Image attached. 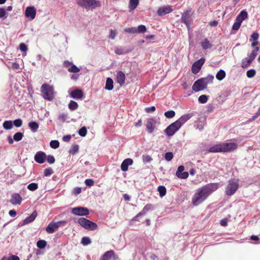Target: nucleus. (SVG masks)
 <instances>
[{
    "label": "nucleus",
    "mask_w": 260,
    "mask_h": 260,
    "mask_svg": "<svg viewBox=\"0 0 260 260\" xmlns=\"http://www.w3.org/2000/svg\"><path fill=\"white\" fill-rule=\"evenodd\" d=\"M205 61V59L203 57L195 61L192 65L191 72L194 74H198L201 69Z\"/></svg>",
    "instance_id": "obj_13"
},
{
    "label": "nucleus",
    "mask_w": 260,
    "mask_h": 260,
    "mask_svg": "<svg viewBox=\"0 0 260 260\" xmlns=\"http://www.w3.org/2000/svg\"><path fill=\"white\" fill-rule=\"evenodd\" d=\"M77 4L86 9H93L100 6V3L95 0H78Z\"/></svg>",
    "instance_id": "obj_8"
},
{
    "label": "nucleus",
    "mask_w": 260,
    "mask_h": 260,
    "mask_svg": "<svg viewBox=\"0 0 260 260\" xmlns=\"http://www.w3.org/2000/svg\"><path fill=\"white\" fill-rule=\"evenodd\" d=\"M22 120L20 119H17L13 121V125H14L16 127H19L22 125Z\"/></svg>",
    "instance_id": "obj_47"
},
{
    "label": "nucleus",
    "mask_w": 260,
    "mask_h": 260,
    "mask_svg": "<svg viewBox=\"0 0 260 260\" xmlns=\"http://www.w3.org/2000/svg\"><path fill=\"white\" fill-rule=\"evenodd\" d=\"M50 146L53 149H56L59 146V142L57 140H52L50 142Z\"/></svg>",
    "instance_id": "obj_44"
},
{
    "label": "nucleus",
    "mask_w": 260,
    "mask_h": 260,
    "mask_svg": "<svg viewBox=\"0 0 260 260\" xmlns=\"http://www.w3.org/2000/svg\"><path fill=\"white\" fill-rule=\"evenodd\" d=\"M147 31L146 27L143 24L139 25L137 27H132L125 28L124 31L129 34H144Z\"/></svg>",
    "instance_id": "obj_10"
},
{
    "label": "nucleus",
    "mask_w": 260,
    "mask_h": 260,
    "mask_svg": "<svg viewBox=\"0 0 260 260\" xmlns=\"http://www.w3.org/2000/svg\"><path fill=\"white\" fill-rule=\"evenodd\" d=\"M184 170V167L183 166H180L178 167L177 171L176 172V176L181 179H186L188 177V173L187 172L183 171Z\"/></svg>",
    "instance_id": "obj_20"
},
{
    "label": "nucleus",
    "mask_w": 260,
    "mask_h": 260,
    "mask_svg": "<svg viewBox=\"0 0 260 260\" xmlns=\"http://www.w3.org/2000/svg\"><path fill=\"white\" fill-rule=\"evenodd\" d=\"M66 222V221H59L56 222L52 221L47 226L46 232L49 234H52L57 231L61 224Z\"/></svg>",
    "instance_id": "obj_12"
},
{
    "label": "nucleus",
    "mask_w": 260,
    "mask_h": 260,
    "mask_svg": "<svg viewBox=\"0 0 260 260\" xmlns=\"http://www.w3.org/2000/svg\"><path fill=\"white\" fill-rule=\"evenodd\" d=\"M81 192V189L80 187H76L74 189L73 193L74 194L77 195L80 193Z\"/></svg>",
    "instance_id": "obj_62"
},
{
    "label": "nucleus",
    "mask_w": 260,
    "mask_h": 260,
    "mask_svg": "<svg viewBox=\"0 0 260 260\" xmlns=\"http://www.w3.org/2000/svg\"><path fill=\"white\" fill-rule=\"evenodd\" d=\"M85 183L88 186H91L94 184V181L91 179H87L85 180Z\"/></svg>",
    "instance_id": "obj_56"
},
{
    "label": "nucleus",
    "mask_w": 260,
    "mask_h": 260,
    "mask_svg": "<svg viewBox=\"0 0 260 260\" xmlns=\"http://www.w3.org/2000/svg\"><path fill=\"white\" fill-rule=\"evenodd\" d=\"M238 181L236 179L229 180L228 184L225 188V193L228 196L233 195L239 188Z\"/></svg>",
    "instance_id": "obj_6"
},
{
    "label": "nucleus",
    "mask_w": 260,
    "mask_h": 260,
    "mask_svg": "<svg viewBox=\"0 0 260 260\" xmlns=\"http://www.w3.org/2000/svg\"><path fill=\"white\" fill-rule=\"evenodd\" d=\"M153 208V205L151 204H148L144 206L143 210L141 212H140L139 213H138L135 217H134L132 219V220L133 221H137L138 220V218L139 217L145 215L146 214V213L149 211L151 210Z\"/></svg>",
    "instance_id": "obj_16"
},
{
    "label": "nucleus",
    "mask_w": 260,
    "mask_h": 260,
    "mask_svg": "<svg viewBox=\"0 0 260 260\" xmlns=\"http://www.w3.org/2000/svg\"><path fill=\"white\" fill-rule=\"evenodd\" d=\"M68 107L70 110L74 111L77 109L78 105L76 102L71 100L68 104Z\"/></svg>",
    "instance_id": "obj_33"
},
{
    "label": "nucleus",
    "mask_w": 260,
    "mask_h": 260,
    "mask_svg": "<svg viewBox=\"0 0 260 260\" xmlns=\"http://www.w3.org/2000/svg\"><path fill=\"white\" fill-rule=\"evenodd\" d=\"M91 243V240L87 237H84L81 240V243L83 245H87Z\"/></svg>",
    "instance_id": "obj_48"
},
{
    "label": "nucleus",
    "mask_w": 260,
    "mask_h": 260,
    "mask_svg": "<svg viewBox=\"0 0 260 260\" xmlns=\"http://www.w3.org/2000/svg\"><path fill=\"white\" fill-rule=\"evenodd\" d=\"M4 128L7 130L10 129L13 127V121L11 120L5 121L3 124Z\"/></svg>",
    "instance_id": "obj_35"
},
{
    "label": "nucleus",
    "mask_w": 260,
    "mask_h": 260,
    "mask_svg": "<svg viewBox=\"0 0 260 260\" xmlns=\"http://www.w3.org/2000/svg\"><path fill=\"white\" fill-rule=\"evenodd\" d=\"M27 189L30 191H35L38 188V185L36 183H31L27 185Z\"/></svg>",
    "instance_id": "obj_41"
},
{
    "label": "nucleus",
    "mask_w": 260,
    "mask_h": 260,
    "mask_svg": "<svg viewBox=\"0 0 260 260\" xmlns=\"http://www.w3.org/2000/svg\"><path fill=\"white\" fill-rule=\"evenodd\" d=\"M196 113V112H192L183 115L177 120L169 125L165 130H179L181 126L195 115Z\"/></svg>",
    "instance_id": "obj_4"
},
{
    "label": "nucleus",
    "mask_w": 260,
    "mask_h": 260,
    "mask_svg": "<svg viewBox=\"0 0 260 260\" xmlns=\"http://www.w3.org/2000/svg\"><path fill=\"white\" fill-rule=\"evenodd\" d=\"M19 49L22 52H26L28 50L27 46L23 43H21L19 45Z\"/></svg>",
    "instance_id": "obj_52"
},
{
    "label": "nucleus",
    "mask_w": 260,
    "mask_h": 260,
    "mask_svg": "<svg viewBox=\"0 0 260 260\" xmlns=\"http://www.w3.org/2000/svg\"><path fill=\"white\" fill-rule=\"evenodd\" d=\"M70 96L74 99H81L83 96V92L81 89L76 88L71 91Z\"/></svg>",
    "instance_id": "obj_18"
},
{
    "label": "nucleus",
    "mask_w": 260,
    "mask_h": 260,
    "mask_svg": "<svg viewBox=\"0 0 260 260\" xmlns=\"http://www.w3.org/2000/svg\"><path fill=\"white\" fill-rule=\"evenodd\" d=\"M105 89L108 90H111L113 89V81L112 78L110 77L107 78Z\"/></svg>",
    "instance_id": "obj_28"
},
{
    "label": "nucleus",
    "mask_w": 260,
    "mask_h": 260,
    "mask_svg": "<svg viewBox=\"0 0 260 260\" xmlns=\"http://www.w3.org/2000/svg\"><path fill=\"white\" fill-rule=\"evenodd\" d=\"M131 51L130 50H126L125 48L122 47H116L114 49V52L117 55H122L127 53Z\"/></svg>",
    "instance_id": "obj_30"
},
{
    "label": "nucleus",
    "mask_w": 260,
    "mask_h": 260,
    "mask_svg": "<svg viewBox=\"0 0 260 260\" xmlns=\"http://www.w3.org/2000/svg\"><path fill=\"white\" fill-rule=\"evenodd\" d=\"M248 17V14L246 10H242L236 17L237 21L242 22L245 19Z\"/></svg>",
    "instance_id": "obj_26"
},
{
    "label": "nucleus",
    "mask_w": 260,
    "mask_h": 260,
    "mask_svg": "<svg viewBox=\"0 0 260 260\" xmlns=\"http://www.w3.org/2000/svg\"><path fill=\"white\" fill-rule=\"evenodd\" d=\"M208 99V96L205 94L200 95L198 98V101L201 104L206 103Z\"/></svg>",
    "instance_id": "obj_39"
},
{
    "label": "nucleus",
    "mask_w": 260,
    "mask_h": 260,
    "mask_svg": "<svg viewBox=\"0 0 260 260\" xmlns=\"http://www.w3.org/2000/svg\"><path fill=\"white\" fill-rule=\"evenodd\" d=\"M173 157V154L172 152H169L165 154V158L167 161H170Z\"/></svg>",
    "instance_id": "obj_51"
},
{
    "label": "nucleus",
    "mask_w": 260,
    "mask_h": 260,
    "mask_svg": "<svg viewBox=\"0 0 260 260\" xmlns=\"http://www.w3.org/2000/svg\"><path fill=\"white\" fill-rule=\"evenodd\" d=\"M237 147L236 143H221L211 147L208 151L212 153L228 152L234 151Z\"/></svg>",
    "instance_id": "obj_2"
},
{
    "label": "nucleus",
    "mask_w": 260,
    "mask_h": 260,
    "mask_svg": "<svg viewBox=\"0 0 260 260\" xmlns=\"http://www.w3.org/2000/svg\"><path fill=\"white\" fill-rule=\"evenodd\" d=\"M71 138H72V136L70 135H67L66 136H64L62 137V141L65 142H69L71 140Z\"/></svg>",
    "instance_id": "obj_59"
},
{
    "label": "nucleus",
    "mask_w": 260,
    "mask_h": 260,
    "mask_svg": "<svg viewBox=\"0 0 260 260\" xmlns=\"http://www.w3.org/2000/svg\"><path fill=\"white\" fill-rule=\"evenodd\" d=\"M160 124L158 118H149L147 119L146 127L147 130H154Z\"/></svg>",
    "instance_id": "obj_11"
},
{
    "label": "nucleus",
    "mask_w": 260,
    "mask_h": 260,
    "mask_svg": "<svg viewBox=\"0 0 260 260\" xmlns=\"http://www.w3.org/2000/svg\"><path fill=\"white\" fill-rule=\"evenodd\" d=\"M6 260H20L19 257L16 255H12L8 259L6 258Z\"/></svg>",
    "instance_id": "obj_64"
},
{
    "label": "nucleus",
    "mask_w": 260,
    "mask_h": 260,
    "mask_svg": "<svg viewBox=\"0 0 260 260\" xmlns=\"http://www.w3.org/2000/svg\"><path fill=\"white\" fill-rule=\"evenodd\" d=\"M67 118V115L62 113L59 115L58 119L62 121H64Z\"/></svg>",
    "instance_id": "obj_61"
},
{
    "label": "nucleus",
    "mask_w": 260,
    "mask_h": 260,
    "mask_svg": "<svg viewBox=\"0 0 260 260\" xmlns=\"http://www.w3.org/2000/svg\"><path fill=\"white\" fill-rule=\"evenodd\" d=\"M165 116L167 118H172L175 115V112L174 110H169L165 112Z\"/></svg>",
    "instance_id": "obj_38"
},
{
    "label": "nucleus",
    "mask_w": 260,
    "mask_h": 260,
    "mask_svg": "<svg viewBox=\"0 0 260 260\" xmlns=\"http://www.w3.org/2000/svg\"><path fill=\"white\" fill-rule=\"evenodd\" d=\"M143 159L144 162H150L152 159L150 156L147 155L143 156Z\"/></svg>",
    "instance_id": "obj_57"
},
{
    "label": "nucleus",
    "mask_w": 260,
    "mask_h": 260,
    "mask_svg": "<svg viewBox=\"0 0 260 260\" xmlns=\"http://www.w3.org/2000/svg\"><path fill=\"white\" fill-rule=\"evenodd\" d=\"M46 241L44 240H40L38 241L37 243V247L41 249L44 248L46 247Z\"/></svg>",
    "instance_id": "obj_40"
},
{
    "label": "nucleus",
    "mask_w": 260,
    "mask_h": 260,
    "mask_svg": "<svg viewBox=\"0 0 260 260\" xmlns=\"http://www.w3.org/2000/svg\"><path fill=\"white\" fill-rule=\"evenodd\" d=\"M139 3V0H129L128 6L129 12L134 11L138 6Z\"/></svg>",
    "instance_id": "obj_29"
},
{
    "label": "nucleus",
    "mask_w": 260,
    "mask_h": 260,
    "mask_svg": "<svg viewBox=\"0 0 260 260\" xmlns=\"http://www.w3.org/2000/svg\"><path fill=\"white\" fill-rule=\"evenodd\" d=\"M79 150V146L78 145H74L72 146V148L70 150V153L72 154H75Z\"/></svg>",
    "instance_id": "obj_49"
},
{
    "label": "nucleus",
    "mask_w": 260,
    "mask_h": 260,
    "mask_svg": "<svg viewBox=\"0 0 260 260\" xmlns=\"http://www.w3.org/2000/svg\"><path fill=\"white\" fill-rule=\"evenodd\" d=\"M36 15V10L34 6L26 7L25 11V16L29 20H32L35 19Z\"/></svg>",
    "instance_id": "obj_15"
},
{
    "label": "nucleus",
    "mask_w": 260,
    "mask_h": 260,
    "mask_svg": "<svg viewBox=\"0 0 260 260\" xmlns=\"http://www.w3.org/2000/svg\"><path fill=\"white\" fill-rule=\"evenodd\" d=\"M23 136V133L21 132H17L14 135L13 139L10 136L8 137V142L9 144H12L14 142L13 140L15 141H19L22 139Z\"/></svg>",
    "instance_id": "obj_24"
},
{
    "label": "nucleus",
    "mask_w": 260,
    "mask_h": 260,
    "mask_svg": "<svg viewBox=\"0 0 260 260\" xmlns=\"http://www.w3.org/2000/svg\"><path fill=\"white\" fill-rule=\"evenodd\" d=\"M73 63L72 62H70L68 60H66L63 62V66L65 68H68V70L69 68H71L72 65H73Z\"/></svg>",
    "instance_id": "obj_58"
},
{
    "label": "nucleus",
    "mask_w": 260,
    "mask_h": 260,
    "mask_svg": "<svg viewBox=\"0 0 260 260\" xmlns=\"http://www.w3.org/2000/svg\"><path fill=\"white\" fill-rule=\"evenodd\" d=\"M214 76L209 74L206 77L196 80L192 85V90L195 92H198L204 89L209 83L212 82Z\"/></svg>",
    "instance_id": "obj_3"
},
{
    "label": "nucleus",
    "mask_w": 260,
    "mask_h": 260,
    "mask_svg": "<svg viewBox=\"0 0 260 260\" xmlns=\"http://www.w3.org/2000/svg\"><path fill=\"white\" fill-rule=\"evenodd\" d=\"M259 37V34L257 32H254L250 36V41H257Z\"/></svg>",
    "instance_id": "obj_50"
},
{
    "label": "nucleus",
    "mask_w": 260,
    "mask_h": 260,
    "mask_svg": "<svg viewBox=\"0 0 260 260\" xmlns=\"http://www.w3.org/2000/svg\"><path fill=\"white\" fill-rule=\"evenodd\" d=\"M22 199L20 195L18 193H15L12 195L10 202L13 205H20L22 202Z\"/></svg>",
    "instance_id": "obj_23"
},
{
    "label": "nucleus",
    "mask_w": 260,
    "mask_h": 260,
    "mask_svg": "<svg viewBox=\"0 0 260 260\" xmlns=\"http://www.w3.org/2000/svg\"><path fill=\"white\" fill-rule=\"evenodd\" d=\"M251 63V61L246 57L242 59L241 66L243 68L245 69L248 68Z\"/></svg>",
    "instance_id": "obj_34"
},
{
    "label": "nucleus",
    "mask_w": 260,
    "mask_h": 260,
    "mask_svg": "<svg viewBox=\"0 0 260 260\" xmlns=\"http://www.w3.org/2000/svg\"><path fill=\"white\" fill-rule=\"evenodd\" d=\"M37 212L36 210L34 211L29 216L26 217L24 219V222L26 224L32 222L36 219V217L37 216Z\"/></svg>",
    "instance_id": "obj_27"
},
{
    "label": "nucleus",
    "mask_w": 260,
    "mask_h": 260,
    "mask_svg": "<svg viewBox=\"0 0 260 260\" xmlns=\"http://www.w3.org/2000/svg\"><path fill=\"white\" fill-rule=\"evenodd\" d=\"M259 115H260V107L259 108L258 111L252 117V118H250L248 120V121L250 122L252 120L256 119Z\"/></svg>",
    "instance_id": "obj_53"
},
{
    "label": "nucleus",
    "mask_w": 260,
    "mask_h": 260,
    "mask_svg": "<svg viewBox=\"0 0 260 260\" xmlns=\"http://www.w3.org/2000/svg\"><path fill=\"white\" fill-rule=\"evenodd\" d=\"M6 10L4 8H0V19H5L7 17Z\"/></svg>",
    "instance_id": "obj_43"
},
{
    "label": "nucleus",
    "mask_w": 260,
    "mask_h": 260,
    "mask_svg": "<svg viewBox=\"0 0 260 260\" xmlns=\"http://www.w3.org/2000/svg\"><path fill=\"white\" fill-rule=\"evenodd\" d=\"M78 223L80 226L88 230L94 231L98 229V225L96 223L84 217L79 218Z\"/></svg>",
    "instance_id": "obj_7"
},
{
    "label": "nucleus",
    "mask_w": 260,
    "mask_h": 260,
    "mask_svg": "<svg viewBox=\"0 0 260 260\" xmlns=\"http://www.w3.org/2000/svg\"><path fill=\"white\" fill-rule=\"evenodd\" d=\"M219 187L217 183L206 184L198 188L191 198V203L194 206H197L204 202L210 194L216 191Z\"/></svg>",
    "instance_id": "obj_1"
},
{
    "label": "nucleus",
    "mask_w": 260,
    "mask_h": 260,
    "mask_svg": "<svg viewBox=\"0 0 260 260\" xmlns=\"http://www.w3.org/2000/svg\"><path fill=\"white\" fill-rule=\"evenodd\" d=\"M68 71L70 73H76L80 71V69L78 68L76 65L73 64L72 65L71 68H69Z\"/></svg>",
    "instance_id": "obj_42"
},
{
    "label": "nucleus",
    "mask_w": 260,
    "mask_h": 260,
    "mask_svg": "<svg viewBox=\"0 0 260 260\" xmlns=\"http://www.w3.org/2000/svg\"><path fill=\"white\" fill-rule=\"evenodd\" d=\"M191 11L187 10L182 14L180 19L181 23H184L185 24L188 31L190 29V24L191 22Z\"/></svg>",
    "instance_id": "obj_9"
},
{
    "label": "nucleus",
    "mask_w": 260,
    "mask_h": 260,
    "mask_svg": "<svg viewBox=\"0 0 260 260\" xmlns=\"http://www.w3.org/2000/svg\"><path fill=\"white\" fill-rule=\"evenodd\" d=\"M157 191L159 192V196L162 198L166 194V188L164 186H159L157 187Z\"/></svg>",
    "instance_id": "obj_36"
},
{
    "label": "nucleus",
    "mask_w": 260,
    "mask_h": 260,
    "mask_svg": "<svg viewBox=\"0 0 260 260\" xmlns=\"http://www.w3.org/2000/svg\"><path fill=\"white\" fill-rule=\"evenodd\" d=\"M241 23H241L240 21H237V19H236V20L233 25L232 29L233 30H238L239 29Z\"/></svg>",
    "instance_id": "obj_46"
},
{
    "label": "nucleus",
    "mask_w": 260,
    "mask_h": 260,
    "mask_svg": "<svg viewBox=\"0 0 260 260\" xmlns=\"http://www.w3.org/2000/svg\"><path fill=\"white\" fill-rule=\"evenodd\" d=\"M156 108L155 106H151L150 107H147L145 109V111L147 113H151L154 112Z\"/></svg>",
    "instance_id": "obj_60"
},
{
    "label": "nucleus",
    "mask_w": 260,
    "mask_h": 260,
    "mask_svg": "<svg viewBox=\"0 0 260 260\" xmlns=\"http://www.w3.org/2000/svg\"><path fill=\"white\" fill-rule=\"evenodd\" d=\"M226 75L225 72L222 69H220L216 74V78L219 81L223 80Z\"/></svg>",
    "instance_id": "obj_32"
},
{
    "label": "nucleus",
    "mask_w": 260,
    "mask_h": 260,
    "mask_svg": "<svg viewBox=\"0 0 260 260\" xmlns=\"http://www.w3.org/2000/svg\"><path fill=\"white\" fill-rule=\"evenodd\" d=\"M41 89L44 99L51 101L54 99V88L52 86L43 84Z\"/></svg>",
    "instance_id": "obj_5"
},
{
    "label": "nucleus",
    "mask_w": 260,
    "mask_h": 260,
    "mask_svg": "<svg viewBox=\"0 0 260 260\" xmlns=\"http://www.w3.org/2000/svg\"><path fill=\"white\" fill-rule=\"evenodd\" d=\"M133 162V160L131 158H126L124 159L121 165V170L124 172L127 171L128 166L132 165Z\"/></svg>",
    "instance_id": "obj_25"
},
{
    "label": "nucleus",
    "mask_w": 260,
    "mask_h": 260,
    "mask_svg": "<svg viewBox=\"0 0 260 260\" xmlns=\"http://www.w3.org/2000/svg\"><path fill=\"white\" fill-rule=\"evenodd\" d=\"M28 125L31 130H37L39 127L38 123L36 121H30Z\"/></svg>",
    "instance_id": "obj_37"
},
{
    "label": "nucleus",
    "mask_w": 260,
    "mask_h": 260,
    "mask_svg": "<svg viewBox=\"0 0 260 260\" xmlns=\"http://www.w3.org/2000/svg\"><path fill=\"white\" fill-rule=\"evenodd\" d=\"M53 170L51 169H46L44 171V175L45 176H48L53 173Z\"/></svg>",
    "instance_id": "obj_55"
},
{
    "label": "nucleus",
    "mask_w": 260,
    "mask_h": 260,
    "mask_svg": "<svg viewBox=\"0 0 260 260\" xmlns=\"http://www.w3.org/2000/svg\"><path fill=\"white\" fill-rule=\"evenodd\" d=\"M173 11L172 7L170 6H167L158 8L157 13L159 16H163L166 14H169Z\"/></svg>",
    "instance_id": "obj_17"
},
{
    "label": "nucleus",
    "mask_w": 260,
    "mask_h": 260,
    "mask_svg": "<svg viewBox=\"0 0 260 260\" xmlns=\"http://www.w3.org/2000/svg\"><path fill=\"white\" fill-rule=\"evenodd\" d=\"M46 155L44 152L39 151L37 152L35 156V161L39 164H43L45 162Z\"/></svg>",
    "instance_id": "obj_21"
},
{
    "label": "nucleus",
    "mask_w": 260,
    "mask_h": 260,
    "mask_svg": "<svg viewBox=\"0 0 260 260\" xmlns=\"http://www.w3.org/2000/svg\"><path fill=\"white\" fill-rule=\"evenodd\" d=\"M115 254L113 250L106 251L100 260H115Z\"/></svg>",
    "instance_id": "obj_22"
},
{
    "label": "nucleus",
    "mask_w": 260,
    "mask_h": 260,
    "mask_svg": "<svg viewBox=\"0 0 260 260\" xmlns=\"http://www.w3.org/2000/svg\"><path fill=\"white\" fill-rule=\"evenodd\" d=\"M256 55H255L254 53H253L251 52L250 54L249 55L248 57H247L251 61V62L253 61V60L255 59L256 57Z\"/></svg>",
    "instance_id": "obj_63"
},
{
    "label": "nucleus",
    "mask_w": 260,
    "mask_h": 260,
    "mask_svg": "<svg viewBox=\"0 0 260 260\" xmlns=\"http://www.w3.org/2000/svg\"><path fill=\"white\" fill-rule=\"evenodd\" d=\"M72 213L74 215L78 216H86L89 213L88 209L83 207L73 208L72 209Z\"/></svg>",
    "instance_id": "obj_14"
},
{
    "label": "nucleus",
    "mask_w": 260,
    "mask_h": 260,
    "mask_svg": "<svg viewBox=\"0 0 260 260\" xmlns=\"http://www.w3.org/2000/svg\"><path fill=\"white\" fill-rule=\"evenodd\" d=\"M201 45L202 48L204 50L210 49L212 47V45L207 38H205L204 41L201 42Z\"/></svg>",
    "instance_id": "obj_31"
},
{
    "label": "nucleus",
    "mask_w": 260,
    "mask_h": 260,
    "mask_svg": "<svg viewBox=\"0 0 260 260\" xmlns=\"http://www.w3.org/2000/svg\"><path fill=\"white\" fill-rule=\"evenodd\" d=\"M47 161L48 163L50 164H52L55 162V158L53 155H48L47 158Z\"/></svg>",
    "instance_id": "obj_54"
},
{
    "label": "nucleus",
    "mask_w": 260,
    "mask_h": 260,
    "mask_svg": "<svg viewBox=\"0 0 260 260\" xmlns=\"http://www.w3.org/2000/svg\"><path fill=\"white\" fill-rule=\"evenodd\" d=\"M256 74V71L254 69H250L247 71L246 72V75L247 77L248 78H252Z\"/></svg>",
    "instance_id": "obj_45"
},
{
    "label": "nucleus",
    "mask_w": 260,
    "mask_h": 260,
    "mask_svg": "<svg viewBox=\"0 0 260 260\" xmlns=\"http://www.w3.org/2000/svg\"><path fill=\"white\" fill-rule=\"evenodd\" d=\"M125 80V74L121 71L117 72L116 76V81L121 86H122Z\"/></svg>",
    "instance_id": "obj_19"
}]
</instances>
